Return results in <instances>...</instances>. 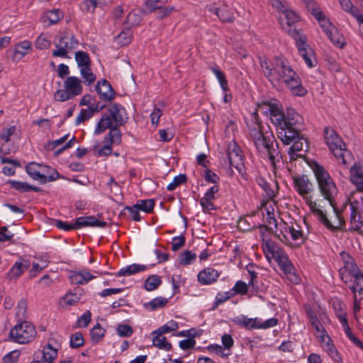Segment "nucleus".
<instances>
[{
    "mask_svg": "<svg viewBox=\"0 0 363 363\" xmlns=\"http://www.w3.org/2000/svg\"><path fill=\"white\" fill-rule=\"evenodd\" d=\"M26 172L34 180H38L40 184H45L48 182L45 174H41V164L32 162L28 163L26 167Z\"/></svg>",
    "mask_w": 363,
    "mask_h": 363,
    "instance_id": "nucleus-21",
    "label": "nucleus"
},
{
    "mask_svg": "<svg viewBox=\"0 0 363 363\" xmlns=\"http://www.w3.org/2000/svg\"><path fill=\"white\" fill-rule=\"evenodd\" d=\"M117 333L121 337H130L133 333L132 327L127 324H120L116 328Z\"/></svg>",
    "mask_w": 363,
    "mask_h": 363,
    "instance_id": "nucleus-58",
    "label": "nucleus"
},
{
    "mask_svg": "<svg viewBox=\"0 0 363 363\" xmlns=\"http://www.w3.org/2000/svg\"><path fill=\"white\" fill-rule=\"evenodd\" d=\"M308 11L315 18L319 23L326 19L324 13L320 11L317 3L314 0H302Z\"/></svg>",
    "mask_w": 363,
    "mask_h": 363,
    "instance_id": "nucleus-27",
    "label": "nucleus"
},
{
    "mask_svg": "<svg viewBox=\"0 0 363 363\" xmlns=\"http://www.w3.org/2000/svg\"><path fill=\"white\" fill-rule=\"evenodd\" d=\"M339 2L345 11L354 17L359 24L363 23V15L350 0H339Z\"/></svg>",
    "mask_w": 363,
    "mask_h": 363,
    "instance_id": "nucleus-25",
    "label": "nucleus"
},
{
    "mask_svg": "<svg viewBox=\"0 0 363 363\" xmlns=\"http://www.w3.org/2000/svg\"><path fill=\"white\" fill-rule=\"evenodd\" d=\"M64 15L63 12L60 9H54L49 11L46 14V18L49 20V26L58 23L62 19Z\"/></svg>",
    "mask_w": 363,
    "mask_h": 363,
    "instance_id": "nucleus-48",
    "label": "nucleus"
},
{
    "mask_svg": "<svg viewBox=\"0 0 363 363\" xmlns=\"http://www.w3.org/2000/svg\"><path fill=\"white\" fill-rule=\"evenodd\" d=\"M7 184H9L11 189H15L20 193L28 192L29 184L23 182L9 180Z\"/></svg>",
    "mask_w": 363,
    "mask_h": 363,
    "instance_id": "nucleus-50",
    "label": "nucleus"
},
{
    "mask_svg": "<svg viewBox=\"0 0 363 363\" xmlns=\"http://www.w3.org/2000/svg\"><path fill=\"white\" fill-rule=\"evenodd\" d=\"M79 44V40L73 34L65 33L55 38L56 50L52 51V55L54 57L68 58V53L77 48Z\"/></svg>",
    "mask_w": 363,
    "mask_h": 363,
    "instance_id": "nucleus-7",
    "label": "nucleus"
},
{
    "mask_svg": "<svg viewBox=\"0 0 363 363\" xmlns=\"http://www.w3.org/2000/svg\"><path fill=\"white\" fill-rule=\"evenodd\" d=\"M283 13L285 16V18L286 19V23L289 26H291L298 21L299 16L292 10L286 9H284Z\"/></svg>",
    "mask_w": 363,
    "mask_h": 363,
    "instance_id": "nucleus-62",
    "label": "nucleus"
},
{
    "mask_svg": "<svg viewBox=\"0 0 363 363\" xmlns=\"http://www.w3.org/2000/svg\"><path fill=\"white\" fill-rule=\"evenodd\" d=\"M65 88L72 97L82 94V81L77 77H68L65 82Z\"/></svg>",
    "mask_w": 363,
    "mask_h": 363,
    "instance_id": "nucleus-19",
    "label": "nucleus"
},
{
    "mask_svg": "<svg viewBox=\"0 0 363 363\" xmlns=\"http://www.w3.org/2000/svg\"><path fill=\"white\" fill-rule=\"evenodd\" d=\"M219 277V273L213 268L208 267L201 271L198 274V281L203 285L211 284Z\"/></svg>",
    "mask_w": 363,
    "mask_h": 363,
    "instance_id": "nucleus-20",
    "label": "nucleus"
},
{
    "mask_svg": "<svg viewBox=\"0 0 363 363\" xmlns=\"http://www.w3.org/2000/svg\"><path fill=\"white\" fill-rule=\"evenodd\" d=\"M277 142L276 139L274 138L272 133H271V137L267 140V142L264 143L263 145H262L261 147H259L257 150L261 154L265 155L267 152L269 150V148H271V146H273V145Z\"/></svg>",
    "mask_w": 363,
    "mask_h": 363,
    "instance_id": "nucleus-60",
    "label": "nucleus"
},
{
    "mask_svg": "<svg viewBox=\"0 0 363 363\" xmlns=\"http://www.w3.org/2000/svg\"><path fill=\"white\" fill-rule=\"evenodd\" d=\"M32 44L28 40H24L17 43L15 45V53L14 55H20V58L24 57L28 54V50H31Z\"/></svg>",
    "mask_w": 363,
    "mask_h": 363,
    "instance_id": "nucleus-40",
    "label": "nucleus"
},
{
    "mask_svg": "<svg viewBox=\"0 0 363 363\" xmlns=\"http://www.w3.org/2000/svg\"><path fill=\"white\" fill-rule=\"evenodd\" d=\"M84 344V340L80 332L74 333L70 337V346L73 348H78Z\"/></svg>",
    "mask_w": 363,
    "mask_h": 363,
    "instance_id": "nucleus-57",
    "label": "nucleus"
},
{
    "mask_svg": "<svg viewBox=\"0 0 363 363\" xmlns=\"http://www.w3.org/2000/svg\"><path fill=\"white\" fill-rule=\"evenodd\" d=\"M352 280L353 283L349 285V288L352 292L354 294V298H356V291H358L359 294L363 293V273L360 272L354 274V276L352 277Z\"/></svg>",
    "mask_w": 363,
    "mask_h": 363,
    "instance_id": "nucleus-34",
    "label": "nucleus"
},
{
    "mask_svg": "<svg viewBox=\"0 0 363 363\" xmlns=\"http://www.w3.org/2000/svg\"><path fill=\"white\" fill-rule=\"evenodd\" d=\"M360 272L361 270L354 260L351 263H347V264L344 265V267L340 269V274L341 279L347 284L349 281L351 282L352 281V277Z\"/></svg>",
    "mask_w": 363,
    "mask_h": 363,
    "instance_id": "nucleus-23",
    "label": "nucleus"
},
{
    "mask_svg": "<svg viewBox=\"0 0 363 363\" xmlns=\"http://www.w3.org/2000/svg\"><path fill=\"white\" fill-rule=\"evenodd\" d=\"M262 107L272 116L278 138L286 145L292 144L288 150L290 160H296L302 157L298 152L304 147L308 148L307 140L301 134L303 126V117L291 108H287L284 113L276 99L264 103Z\"/></svg>",
    "mask_w": 363,
    "mask_h": 363,
    "instance_id": "nucleus-1",
    "label": "nucleus"
},
{
    "mask_svg": "<svg viewBox=\"0 0 363 363\" xmlns=\"http://www.w3.org/2000/svg\"><path fill=\"white\" fill-rule=\"evenodd\" d=\"M249 135L257 150L271 137V133L264 132V127L259 121L249 126Z\"/></svg>",
    "mask_w": 363,
    "mask_h": 363,
    "instance_id": "nucleus-12",
    "label": "nucleus"
},
{
    "mask_svg": "<svg viewBox=\"0 0 363 363\" xmlns=\"http://www.w3.org/2000/svg\"><path fill=\"white\" fill-rule=\"evenodd\" d=\"M75 60L80 68L91 65V64L89 54L84 51L75 52Z\"/></svg>",
    "mask_w": 363,
    "mask_h": 363,
    "instance_id": "nucleus-41",
    "label": "nucleus"
},
{
    "mask_svg": "<svg viewBox=\"0 0 363 363\" xmlns=\"http://www.w3.org/2000/svg\"><path fill=\"white\" fill-rule=\"evenodd\" d=\"M282 250L272 240H267L263 245V251L268 259H274Z\"/></svg>",
    "mask_w": 363,
    "mask_h": 363,
    "instance_id": "nucleus-31",
    "label": "nucleus"
},
{
    "mask_svg": "<svg viewBox=\"0 0 363 363\" xmlns=\"http://www.w3.org/2000/svg\"><path fill=\"white\" fill-rule=\"evenodd\" d=\"M211 70L216 76L223 90L224 91H227L229 89V88H228V81L225 79V75L224 72H223L221 70H220L217 66L211 67Z\"/></svg>",
    "mask_w": 363,
    "mask_h": 363,
    "instance_id": "nucleus-46",
    "label": "nucleus"
},
{
    "mask_svg": "<svg viewBox=\"0 0 363 363\" xmlns=\"http://www.w3.org/2000/svg\"><path fill=\"white\" fill-rule=\"evenodd\" d=\"M99 98L104 101H110L116 96V91L105 79L99 80L95 87Z\"/></svg>",
    "mask_w": 363,
    "mask_h": 363,
    "instance_id": "nucleus-15",
    "label": "nucleus"
},
{
    "mask_svg": "<svg viewBox=\"0 0 363 363\" xmlns=\"http://www.w3.org/2000/svg\"><path fill=\"white\" fill-rule=\"evenodd\" d=\"M147 269V266L139 264H133L128 265L124 268L120 269L116 276L118 277H123V276H130L138 273L140 272H143Z\"/></svg>",
    "mask_w": 363,
    "mask_h": 363,
    "instance_id": "nucleus-30",
    "label": "nucleus"
},
{
    "mask_svg": "<svg viewBox=\"0 0 363 363\" xmlns=\"http://www.w3.org/2000/svg\"><path fill=\"white\" fill-rule=\"evenodd\" d=\"M109 112L108 116H111V121H114L116 125H124L128 119L126 110L119 104H111L108 107Z\"/></svg>",
    "mask_w": 363,
    "mask_h": 363,
    "instance_id": "nucleus-13",
    "label": "nucleus"
},
{
    "mask_svg": "<svg viewBox=\"0 0 363 363\" xmlns=\"http://www.w3.org/2000/svg\"><path fill=\"white\" fill-rule=\"evenodd\" d=\"M358 205L359 202L356 200L350 202V208L351 211L350 220L351 230L359 232L362 234V232L360 231V230L363 226V221L362 220L361 211L359 209Z\"/></svg>",
    "mask_w": 363,
    "mask_h": 363,
    "instance_id": "nucleus-16",
    "label": "nucleus"
},
{
    "mask_svg": "<svg viewBox=\"0 0 363 363\" xmlns=\"http://www.w3.org/2000/svg\"><path fill=\"white\" fill-rule=\"evenodd\" d=\"M141 21V15L135 11H132L127 16L125 23L130 26H133L138 25Z\"/></svg>",
    "mask_w": 363,
    "mask_h": 363,
    "instance_id": "nucleus-55",
    "label": "nucleus"
},
{
    "mask_svg": "<svg viewBox=\"0 0 363 363\" xmlns=\"http://www.w3.org/2000/svg\"><path fill=\"white\" fill-rule=\"evenodd\" d=\"M74 293H67L64 297V300L68 305H74L79 302L82 295L83 290L77 287L74 289Z\"/></svg>",
    "mask_w": 363,
    "mask_h": 363,
    "instance_id": "nucleus-43",
    "label": "nucleus"
},
{
    "mask_svg": "<svg viewBox=\"0 0 363 363\" xmlns=\"http://www.w3.org/2000/svg\"><path fill=\"white\" fill-rule=\"evenodd\" d=\"M274 259L278 264L280 269L286 275V278L293 284H298L301 278L296 274V270L288 255L284 250L278 254Z\"/></svg>",
    "mask_w": 363,
    "mask_h": 363,
    "instance_id": "nucleus-8",
    "label": "nucleus"
},
{
    "mask_svg": "<svg viewBox=\"0 0 363 363\" xmlns=\"http://www.w3.org/2000/svg\"><path fill=\"white\" fill-rule=\"evenodd\" d=\"M29 267V262L22 259L16 262L7 273V278L9 279L19 277L25 270Z\"/></svg>",
    "mask_w": 363,
    "mask_h": 363,
    "instance_id": "nucleus-26",
    "label": "nucleus"
},
{
    "mask_svg": "<svg viewBox=\"0 0 363 363\" xmlns=\"http://www.w3.org/2000/svg\"><path fill=\"white\" fill-rule=\"evenodd\" d=\"M57 351L53 348L50 344L46 345L42 351L35 353L33 359L35 362L39 363H53L57 357Z\"/></svg>",
    "mask_w": 363,
    "mask_h": 363,
    "instance_id": "nucleus-17",
    "label": "nucleus"
},
{
    "mask_svg": "<svg viewBox=\"0 0 363 363\" xmlns=\"http://www.w3.org/2000/svg\"><path fill=\"white\" fill-rule=\"evenodd\" d=\"M233 322L240 326H242L247 330H252V329H259L258 325L259 323L260 322V319L255 318H250L245 315H242L241 317H238L233 320Z\"/></svg>",
    "mask_w": 363,
    "mask_h": 363,
    "instance_id": "nucleus-28",
    "label": "nucleus"
},
{
    "mask_svg": "<svg viewBox=\"0 0 363 363\" xmlns=\"http://www.w3.org/2000/svg\"><path fill=\"white\" fill-rule=\"evenodd\" d=\"M53 97L54 99L57 101H65L73 98L65 88V89L57 90L54 93Z\"/></svg>",
    "mask_w": 363,
    "mask_h": 363,
    "instance_id": "nucleus-59",
    "label": "nucleus"
},
{
    "mask_svg": "<svg viewBox=\"0 0 363 363\" xmlns=\"http://www.w3.org/2000/svg\"><path fill=\"white\" fill-rule=\"evenodd\" d=\"M306 313L311 325L315 329V330L320 333H325L322 323L318 320L316 315L311 308L307 309Z\"/></svg>",
    "mask_w": 363,
    "mask_h": 363,
    "instance_id": "nucleus-39",
    "label": "nucleus"
},
{
    "mask_svg": "<svg viewBox=\"0 0 363 363\" xmlns=\"http://www.w3.org/2000/svg\"><path fill=\"white\" fill-rule=\"evenodd\" d=\"M155 203L154 199L138 200L135 204V207L138 208L139 211H143L147 213H150L153 211Z\"/></svg>",
    "mask_w": 363,
    "mask_h": 363,
    "instance_id": "nucleus-38",
    "label": "nucleus"
},
{
    "mask_svg": "<svg viewBox=\"0 0 363 363\" xmlns=\"http://www.w3.org/2000/svg\"><path fill=\"white\" fill-rule=\"evenodd\" d=\"M91 320V313L89 311H86L82 316L77 320V327L86 328Z\"/></svg>",
    "mask_w": 363,
    "mask_h": 363,
    "instance_id": "nucleus-64",
    "label": "nucleus"
},
{
    "mask_svg": "<svg viewBox=\"0 0 363 363\" xmlns=\"http://www.w3.org/2000/svg\"><path fill=\"white\" fill-rule=\"evenodd\" d=\"M320 26L334 45L339 48H344L345 45V37L328 20L325 19L324 21L320 23Z\"/></svg>",
    "mask_w": 363,
    "mask_h": 363,
    "instance_id": "nucleus-11",
    "label": "nucleus"
},
{
    "mask_svg": "<svg viewBox=\"0 0 363 363\" xmlns=\"http://www.w3.org/2000/svg\"><path fill=\"white\" fill-rule=\"evenodd\" d=\"M306 40V39L305 37H299L298 39L296 40V46L299 54L303 58L306 64L309 67H313L315 66L313 62H315V53L313 50L307 45Z\"/></svg>",
    "mask_w": 363,
    "mask_h": 363,
    "instance_id": "nucleus-14",
    "label": "nucleus"
},
{
    "mask_svg": "<svg viewBox=\"0 0 363 363\" xmlns=\"http://www.w3.org/2000/svg\"><path fill=\"white\" fill-rule=\"evenodd\" d=\"M116 40L121 45H126L132 41V34L130 29L121 32L117 36Z\"/></svg>",
    "mask_w": 363,
    "mask_h": 363,
    "instance_id": "nucleus-53",
    "label": "nucleus"
},
{
    "mask_svg": "<svg viewBox=\"0 0 363 363\" xmlns=\"http://www.w3.org/2000/svg\"><path fill=\"white\" fill-rule=\"evenodd\" d=\"M214 13L220 18L223 22H233L234 20V15L233 10L225 4L215 8L213 9Z\"/></svg>",
    "mask_w": 363,
    "mask_h": 363,
    "instance_id": "nucleus-29",
    "label": "nucleus"
},
{
    "mask_svg": "<svg viewBox=\"0 0 363 363\" xmlns=\"http://www.w3.org/2000/svg\"><path fill=\"white\" fill-rule=\"evenodd\" d=\"M105 332V329L103 328L99 323H96V325L90 330L91 341L94 343L99 342L104 337Z\"/></svg>",
    "mask_w": 363,
    "mask_h": 363,
    "instance_id": "nucleus-44",
    "label": "nucleus"
},
{
    "mask_svg": "<svg viewBox=\"0 0 363 363\" xmlns=\"http://www.w3.org/2000/svg\"><path fill=\"white\" fill-rule=\"evenodd\" d=\"M315 177L318 189L323 198L328 201L333 209H336L335 197L337 194V187L330 174L323 165L315 161L309 163Z\"/></svg>",
    "mask_w": 363,
    "mask_h": 363,
    "instance_id": "nucleus-3",
    "label": "nucleus"
},
{
    "mask_svg": "<svg viewBox=\"0 0 363 363\" xmlns=\"http://www.w3.org/2000/svg\"><path fill=\"white\" fill-rule=\"evenodd\" d=\"M352 182L356 185L359 191H363V165L354 164L350 169Z\"/></svg>",
    "mask_w": 363,
    "mask_h": 363,
    "instance_id": "nucleus-22",
    "label": "nucleus"
},
{
    "mask_svg": "<svg viewBox=\"0 0 363 363\" xmlns=\"http://www.w3.org/2000/svg\"><path fill=\"white\" fill-rule=\"evenodd\" d=\"M152 335H156L152 339V345L159 349L164 350L165 351H169L172 349V345L167 341V338L162 335H160L159 332L155 330L152 332Z\"/></svg>",
    "mask_w": 363,
    "mask_h": 363,
    "instance_id": "nucleus-32",
    "label": "nucleus"
},
{
    "mask_svg": "<svg viewBox=\"0 0 363 363\" xmlns=\"http://www.w3.org/2000/svg\"><path fill=\"white\" fill-rule=\"evenodd\" d=\"M267 156L272 164H275L277 162H279L282 160V155L279 150V144L277 141L271 146L269 150L264 155Z\"/></svg>",
    "mask_w": 363,
    "mask_h": 363,
    "instance_id": "nucleus-35",
    "label": "nucleus"
},
{
    "mask_svg": "<svg viewBox=\"0 0 363 363\" xmlns=\"http://www.w3.org/2000/svg\"><path fill=\"white\" fill-rule=\"evenodd\" d=\"M186 238L184 235L176 236L172 238V250L177 251L185 244Z\"/></svg>",
    "mask_w": 363,
    "mask_h": 363,
    "instance_id": "nucleus-63",
    "label": "nucleus"
},
{
    "mask_svg": "<svg viewBox=\"0 0 363 363\" xmlns=\"http://www.w3.org/2000/svg\"><path fill=\"white\" fill-rule=\"evenodd\" d=\"M106 225V222L99 220L94 216L79 217L75 221L77 230L86 226L104 228Z\"/></svg>",
    "mask_w": 363,
    "mask_h": 363,
    "instance_id": "nucleus-18",
    "label": "nucleus"
},
{
    "mask_svg": "<svg viewBox=\"0 0 363 363\" xmlns=\"http://www.w3.org/2000/svg\"><path fill=\"white\" fill-rule=\"evenodd\" d=\"M41 174H45L48 182H52L60 178L58 172L51 167L41 164Z\"/></svg>",
    "mask_w": 363,
    "mask_h": 363,
    "instance_id": "nucleus-45",
    "label": "nucleus"
},
{
    "mask_svg": "<svg viewBox=\"0 0 363 363\" xmlns=\"http://www.w3.org/2000/svg\"><path fill=\"white\" fill-rule=\"evenodd\" d=\"M284 225H285L284 230L286 233H289L291 235V238L293 240L296 241L298 240H301V243L303 242V233L301 230V227L296 224V226L294 225H289L287 223H284Z\"/></svg>",
    "mask_w": 363,
    "mask_h": 363,
    "instance_id": "nucleus-33",
    "label": "nucleus"
},
{
    "mask_svg": "<svg viewBox=\"0 0 363 363\" xmlns=\"http://www.w3.org/2000/svg\"><path fill=\"white\" fill-rule=\"evenodd\" d=\"M228 158L230 167H234L242 172L244 167V155L239 145L234 140L228 145Z\"/></svg>",
    "mask_w": 363,
    "mask_h": 363,
    "instance_id": "nucleus-9",
    "label": "nucleus"
},
{
    "mask_svg": "<svg viewBox=\"0 0 363 363\" xmlns=\"http://www.w3.org/2000/svg\"><path fill=\"white\" fill-rule=\"evenodd\" d=\"M108 186L110 188L111 193H114L116 199H113V200L116 201V199H123V194L122 191L121 189V187L118 182L115 181L113 177H111L109 182H108Z\"/></svg>",
    "mask_w": 363,
    "mask_h": 363,
    "instance_id": "nucleus-51",
    "label": "nucleus"
},
{
    "mask_svg": "<svg viewBox=\"0 0 363 363\" xmlns=\"http://www.w3.org/2000/svg\"><path fill=\"white\" fill-rule=\"evenodd\" d=\"M196 258V253L190 250H185L179 255V264L182 265H188L192 263Z\"/></svg>",
    "mask_w": 363,
    "mask_h": 363,
    "instance_id": "nucleus-47",
    "label": "nucleus"
},
{
    "mask_svg": "<svg viewBox=\"0 0 363 363\" xmlns=\"http://www.w3.org/2000/svg\"><path fill=\"white\" fill-rule=\"evenodd\" d=\"M95 278L89 272L83 270L80 272L73 271L71 272L69 276L70 282L72 284H85L90 280Z\"/></svg>",
    "mask_w": 363,
    "mask_h": 363,
    "instance_id": "nucleus-24",
    "label": "nucleus"
},
{
    "mask_svg": "<svg viewBox=\"0 0 363 363\" xmlns=\"http://www.w3.org/2000/svg\"><path fill=\"white\" fill-rule=\"evenodd\" d=\"M35 327L28 321L16 325L9 333V340L19 344L30 342L35 336Z\"/></svg>",
    "mask_w": 363,
    "mask_h": 363,
    "instance_id": "nucleus-6",
    "label": "nucleus"
},
{
    "mask_svg": "<svg viewBox=\"0 0 363 363\" xmlns=\"http://www.w3.org/2000/svg\"><path fill=\"white\" fill-rule=\"evenodd\" d=\"M162 284V280L160 276L153 274L150 276L145 281V289L151 291H153Z\"/></svg>",
    "mask_w": 363,
    "mask_h": 363,
    "instance_id": "nucleus-42",
    "label": "nucleus"
},
{
    "mask_svg": "<svg viewBox=\"0 0 363 363\" xmlns=\"http://www.w3.org/2000/svg\"><path fill=\"white\" fill-rule=\"evenodd\" d=\"M119 126L120 125H116V124L113 125L111 116L106 113L102 116L98 122L94 130V134H101L109 128L108 133L104 138V143L109 142L113 145H119L122 140V133L118 128Z\"/></svg>",
    "mask_w": 363,
    "mask_h": 363,
    "instance_id": "nucleus-5",
    "label": "nucleus"
},
{
    "mask_svg": "<svg viewBox=\"0 0 363 363\" xmlns=\"http://www.w3.org/2000/svg\"><path fill=\"white\" fill-rule=\"evenodd\" d=\"M179 328L177 322L175 320H170L167 324L160 327L156 332H159L160 335H163L169 332L175 331Z\"/></svg>",
    "mask_w": 363,
    "mask_h": 363,
    "instance_id": "nucleus-56",
    "label": "nucleus"
},
{
    "mask_svg": "<svg viewBox=\"0 0 363 363\" xmlns=\"http://www.w3.org/2000/svg\"><path fill=\"white\" fill-rule=\"evenodd\" d=\"M187 180V177L184 174H180L176 176L172 182L168 184L167 189L169 191H174L177 186L185 183Z\"/></svg>",
    "mask_w": 363,
    "mask_h": 363,
    "instance_id": "nucleus-54",
    "label": "nucleus"
},
{
    "mask_svg": "<svg viewBox=\"0 0 363 363\" xmlns=\"http://www.w3.org/2000/svg\"><path fill=\"white\" fill-rule=\"evenodd\" d=\"M112 145L113 144L109 142L105 143V145L100 149L97 150L98 145H94L93 149L94 150V155L97 157L108 156L112 153Z\"/></svg>",
    "mask_w": 363,
    "mask_h": 363,
    "instance_id": "nucleus-49",
    "label": "nucleus"
},
{
    "mask_svg": "<svg viewBox=\"0 0 363 363\" xmlns=\"http://www.w3.org/2000/svg\"><path fill=\"white\" fill-rule=\"evenodd\" d=\"M35 46L37 49L45 50L50 46V42L43 34H41L35 40Z\"/></svg>",
    "mask_w": 363,
    "mask_h": 363,
    "instance_id": "nucleus-61",
    "label": "nucleus"
},
{
    "mask_svg": "<svg viewBox=\"0 0 363 363\" xmlns=\"http://www.w3.org/2000/svg\"><path fill=\"white\" fill-rule=\"evenodd\" d=\"M291 178L294 189L303 199L306 198V196H311V193L313 191L314 186L306 174L293 175Z\"/></svg>",
    "mask_w": 363,
    "mask_h": 363,
    "instance_id": "nucleus-10",
    "label": "nucleus"
},
{
    "mask_svg": "<svg viewBox=\"0 0 363 363\" xmlns=\"http://www.w3.org/2000/svg\"><path fill=\"white\" fill-rule=\"evenodd\" d=\"M259 62L264 77L272 84L284 83L295 96H303L307 94L298 74L285 57L276 56L270 60L262 56L259 57Z\"/></svg>",
    "mask_w": 363,
    "mask_h": 363,
    "instance_id": "nucleus-2",
    "label": "nucleus"
},
{
    "mask_svg": "<svg viewBox=\"0 0 363 363\" xmlns=\"http://www.w3.org/2000/svg\"><path fill=\"white\" fill-rule=\"evenodd\" d=\"M267 156L272 164H275L277 162H279L282 160V155L279 150V144L277 141L271 146L269 150L264 155Z\"/></svg>",
    "mask_w": 363,
    "mask_h": 363,
    "instance_id": "nucleus-36",
    "label": "nucleus"
},
{
    "mask_svg": "<svg viewBox=\"0 0 363 363\" xmlns=\"http://www.w3.org/2000/svg\"><path fill=\"white\" fill-rule=\"evenodd\" d=\"M80 74L84 79V82L86 85H90L96 81V74L93 73L91 65L80 68Z\"/></svg>",
    "mask_w": 363,
    "mask_h": 363,
    "instance_id": "nucleus-37",
    "label": "nucleus"
},
{
    "mask_svg": "<svg viewBox=\"0 0 363 363\" xmlns=\"http://www.w3.org/2000/svg\"><path fill=\"white\" fill-rule=\"evenodd\" d=\"M168 302V299L163 297H157L153 298L150 302L145 303L144 306L147 308L148 306L151 307V310H155L157 308L164 307Z\"/></svg>",
    "mask_w": 363,
    "mask_h": 363,
    "instance_id": "nucleus-52",
    "label": "nucleus"
},
{
    "mask_svg": "<svg viewBox=\"0 0 363 363\" xmlns=\"http://www.w3.org/2000/svg\"><path fill=\"white\" fill-rule=\"evenodd\" d=\"M325 143L334 156L346 164L347 159L352 157L351 153L347 150L346 145L337 132L331 127L326 126L323 133Z\"/></svg>",
    "mask_w": 363,
    "mask_h": 363,
    "instance_id": "nucleus-4",
    "label": "nucleus"
}]
</instances>
